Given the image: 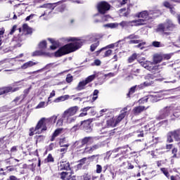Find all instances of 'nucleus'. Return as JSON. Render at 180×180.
<instances>
[{
	"instance_id": "f257e3e1",
	"label": "nucleus",
	"mask_w": 180,
	"mask_h": 180,
	"mask_svg": "<svg viewBox=\"0 0 180 180\" xmlns=\"http://www.w3.org/2000/svg\"><path fill=\"white\" fill-rule=\"evenodd\" d=\"M69 41H75L73 43L68 44L61 48H60L56 52H55V57H62V56H65V54H70L74 51H77L78 49H81L84 43H85L84 39H77L75 37L71 38Z\"/></svg>"
},
{
	"instance_id": "f03ea898",
	"label": "nucleus",
	"mask_w": 180,
	"mask_h": 180,
	"mask_svg": "<svg viewBox=\"0 0 180 180\" xmlns=\"http://www.w3.org/2000/svg\"><path fill=\"white\" fill-rule=\"evenodd\" d=\"M57 116L53 115L49 118L42 117L37 122L35 127L30 129L29 136H34V134H43L47 131V123H56Z\"/></svg>"
},
{
	"instance_id": "7ed1b4c3",
	"label": "nucleus",
	"mask_w": 180,
	"mask_h": 180,
	"mask_svg": "<svg viewBox=\"0 0 180 180\" xmlns=\"http://www.w3.org/2000/svg\"><path fill=\"white\" fill-rule=\"evenodd\" d=\"M97 9H98V13H96L94 15V18L96 16H99V13L101 15H105V13H106V12H108V11H109V9H110V4L106 1H101L98 4Z\"/></svg>"
},
{
	"instance_id": "20e7f679",
	"label": "nucleus",
	"mask_w": 180,
	"mask_h": 180,
	"mask_svg": "<svg viewBox=\"0 0 180 180\" xmlns=\"http://www.w3.org/2000/svg\"><path fill=\"white\" fill-rule=\"evenodd\" d=\"M155 77L156 76L153 74L146 75L145 76V79L146 81L138 85V88L139 89H144V88H146V86H150V85H153V84H154V81H153V79H154Z\"/></svg>"
},
{
	"instance_id": "39448f33",
	"label": "nucleus",
	"mask_w": 180,
	"mask_h": 180,
	"mask_svg": "<svg viewBox=\"0 0 180 180\" xmlns=\"http://www.w3.org/2000/svg\"><path fill=\"white\" fill-rule=\"evenodd\" d=\"M92 119H88L86 120L82 121L80 127L86 133H91V131H92Z\"/></svg>"
},
{
	"instance_id": "423d86ee",
	"label": "nucleus",
	"mask_w": 180,
	"mask_h": 180,
	"mask_svg": "<svg viewBox=\"0 0 180 180\" xmlns=\"http://www.w3.org/2000/svg\"><path fill=\"white\" fill-rule=\"evenodd\" d=\"M23 40H26V34L23 33L18 34L16 37L13 38L12 43L14 47H20V46H22L20 43H22Z\"/></svg>"
},
{
	"instance_id": "0eeeda50",
	"label": "nucleus",
	"mask_w": 180,
	"mask_h": 180,
	"mask_svg": "<svg viewBox=\"0 0 180 180\" xmlns=\"http://www.w3.org/2000/svg\"><path fill=\"white\" fill-rule=\"evenodd\" d=\"M172 112V107H165L160 111V114L157 117L158 120H162V119H165L167 116H169Z\"/></svg>"
},
{
	"instance_id": "6e6552de",
	"label": "nucleus",
	"mask_w": 180,
	"mask_h": 180,
	"mask_svg": "<svg viewBox=\"0 0 180 180\" xmlns=\"http://www.w3.org/2000/svg\"><path fill=\"white\" fill-rule=\"evenodd\" d=\"M141 65L143 67V68H146V70H148V71H157L158 70V65H156L155 64L151 63V62H139Z\"/></svg>"
},
{
	"instance_id": "1a4fd4ad",
	"label": "nucleus",
	"mask_w": 180,
	"mask_h": 180,
	"mask_svg": "<svg viewBox=\"0 0 180 180\" xmlns=\"http://www.w3.org/2000/svg\"><path fill=\"white\" fill-rule=\"evenodd\" d=\"M16 91H19V87L13 89L12 86H4L0 88V95H6V94H9L10 92L12 94L16 92Z\"/></svg>"
},
{
	"instance_id": "9d476101",
	"label": "nucleus",
	"mask_w": 180,
	"mask_h": 180,
	"mask_svg": "<svg viewBox=\"0 0 180 180\" xmlns=\"http://www.w3.org/2000/svg\"><path fill=\"white\" fill-rule=\"evenodd\" d=\"M78 106H73L70 108L69 109L66 110L63 115H65V116H74V115H75V113H77V112H78Z\"/></svg>"
},
{
	"instance_id": "9b49d317",
	"label": "nucleus",
	"mask_w": 180,
	"mask_h": 180,
	"mask_svg": "<svg viewBox=\"0 0 180 180\" xmlns=\"http://www.w3.org/2000/svg\"><path fill=\"white\" fill-rule=\"evenodd\" d=\"M106 49H103L102 51L98 50L96 51L97 56H99L101 54V57L103 58H105V57H110V56H112V51L111 49H108L107 51H105Z\"/></svg>"
},
{
	"instance_id": "f8f14e48",
	"label": "nucleus",
	"mask_w": 180,
	"mask_h": 180,
	"mask_svg": "<svg viewBox=\"0 0 180 180\" xmlns=\"http://www.w3.org/2000/svg\"><path fill=\"white\" fill-rule=\"evenodd\" d=\"M136 18H141L144 20H148L150 19V11H143L142 12L136 14Z\"/></svg>"
},
{
	"instance_id": "ddd939ff",
	"label": "nucleus",
	"mask_w": 180,
	"mask_h": 180,
	"mask_svg": "<svg viewBox=\"0 0 180 180\" xmlns=\"http://www.w3.org/2000/svg\"><path fill=\"white\" fill-rule=\"evenodd\" d=\"M146 110L147 108H146V106L139 105V106L134 107L132 110V112L135 116H139L140 113H142V112H144V110Z\"/></svg>"
},
{
	"instance_id": "4468645a",
	"label": "nucleus",
	"mask_w": 180,
	"mask_h": 180,
	"mask_svg": "<svg viewBox=\"0 0 180 180\" xmlns=\"http://www.w3.org/2000/svg\"><path fill=\"white\" fill-rule=\"evenodd\" d=\"M6 144H9V139L6 136L0 138V151L6 148Z\"/></svg>"
},
{
	"instance_id": "2eb2a0df",
	"label": "nucleus",
	"mask_w": 180,
	"mask_h": 180,
	"mask_svg": "<svg viewBox=\"0 0 180 180\" xmlns=\"http://www.w3.org/2000/svg\"><path fill=\"white\" fill-rule=\"evenodd\" d=\"M60 171H71V167L70 166V162L65 160L60 162Z\"/></svg>"
},
{
	"instance_id": "dca6fc26",
	"label": "nucleus",
	"mask_w": 180,
	"mask_h": 180,
	"mask_svg": "<svg viewBox=\"0 0 180 180\" xmlns=\"http://www.w3.org/2000/svg\"><path fill=\"white\" fill-rule=\"evenodd\" d=\"M127 113V107H124L122 110H121V113L119 115L117 118L116 119L117 123H120L124 117H126V114Z\"/></svg>"
},
{
	"instance_id": "f3484780",
	"label": "nucleus",
	"mask_w": 180,
	"mask_h": 180,
	"mask_svg": "<svg viewBox=\"0 0 180 180\" xmlns=\"http://www.w3.org/2000/svg\"><path fill=\"white\" fill-rule=\"evenodd\" d=\"M165 25L166 26V30H170L171 32H172L174 29H176V25L174 24L172 20H167Z\"/></svg>"
},
{
	"instance_id": "a211bd4d",
	"label": "nucleus",
	"mask_w": 180,
	"mask_h": 180,
	"mask_svg": "<svg viewBox=\"0 0 180 180\" xmlns=\"http://www.w3.org/2000/svg\"><path fill=\"white\" fill-rule=\"evenodd\" d=\"M149 15H152L153 16V18L155 19V18H158L161 15V10L158 9L157 7L149 11Z\"/></svg>"
},
{
	"instance_id": "6ab92c4d",
	"label": "nucleus",
	"mask_w": 180,
	"mask_h": 180,
	"mask_svg": "<svg viewBox=\"0 0 180 180\" xmlns=\"http://www.w3.org/2000/svg\"><path fill=\"white\" fill-rule=\"evenodd\" d=\"M49 41H50L52 46H50L51 50H56L58 46H60V41H56L53 39L48 38Z\"/></svg>"
},
{
	"instance_id": "aec40b11",
	"label": "nucleus",
	"mask_w": 180,
	"mask_h": 180,
	"mask_svg": "<svg viewBox=\"0 0 180 180\" xmlns=\"http://www.w3.org/2000/svg\"><path fill=\"white\" fill-rule=\"evenodd\" d=\"M162 154H164V152H162V149H155L150 151V155H152L153 158H158V155H162Z\"/></svg>"
},
{
	"instance_id": "412c9836",
	"label": "nucleus",
	"mask_w": 180,
	"mask_h": 180,
	"mask_svg": "<svg viewBox=\"0 0 180 180\" xmlns=\"http://www.w3.org/2000/svg\"><path fill=\"white\" fill-rule=\"evenodd\" d=\"M131 22L133 26H142L143 25H146V20L144 19H139L131 20Z\"/></svg>"
},
{
	"instance_id": "4be33fe9",
	"label": "nucleus",
	"mask_w": 180,
	"mask_h": 180,
	"mask_svg": "<svg viewBox=\"0 0 180 180\" xmlns=\"http://www.w3.org/2000/svg\"><path fill=\"white\" fill-rule=\"evenodd\" d=\"M37 64H39V63L30 60V61L24 63L21 66V68H22V70H26L27 68H30V67H33V65H36Z\"/></svg>"
},
{
	"instance_id": "5701e85b",
	"label": "nucleus",
	"mask_w": 180,
	"mask_h": 180,
	"mask_svg": "<svg viewBox=\"0 0 180 180\" xmlns=\"http://www.w3.org/2000/svg\"><path fill=\"white\" fill-rule=\"evenodd\" d=\"M22 30L24 32V34H25V37L27 34H32L33 33V30L27 25V24H24L22 25Z\"/></svg>"
},
{
	"instance_id": "b1692460",
	"label": "nucleus",
	"mask_w": 180,
	"mask_h": 180,
	"mask_svg": "<svg viewBox=\"0 0 180 180\" xmlns=\"http://www.w3.org/2000/svg\"><path fill=\"white\" fill-rule=\"evenodd\" d=\"M40 8H46V9H49V13H51V12L54 11V8H56V4L49 3L43 4L42 6H40Z\"/></svg>"
},
{
	"instance_id": "393cba45",
	"label": "nucleus",
	"mask_w": 180,
	"mask_h": 180,
	"mask_svg": "<svg viewBox=\"0 0 180 180\" xmlns=\"http://www.w3.org/2000/svg\"><path fill=\"white\" fill-rule=\"evenodd\" d=\"M63 117L66 120V122L68 123H74L75 120H77V117H72V115L65 116V115H63Z\"/></svg>"
},
{
	"instance_id": "a878e982",
	"label": "nucleus",
	"mask_w": 180,
	"mask_h": 180,
	"mask_svg": "<svg viewBox=\"0 0 180 180\" xmlns=\"http://www.w3.org/2000/svg\"><path fill=\"white\" fill-rule=\"evenodd\" d=\"M103 27H107L108 29H117V27H119V23L117 22L108 23V24L103 25Z\"/></svg>"
},
{
	"instance_id": "bb28decb",
	"label": "nucleus",
	"mask_w": 180,
	"mask_h": 180,
	"mask_svg": "<svg viewBox=\"0 0 180 180\" xmlns=\"http://www.w3.org/2000/svg\"><path fill=\"white\" fill-rule=\"evenodd\" d=\"M127 147H129V145L117 148L114 149L113 151H114V153H118L119 150H122L121 153H122V155H124V154L127 153Z\"/></svg>"
},
{
	"instance_id": "cd10ccee",
	"label": "nucleus",
	"mask_w": 180,
	"mask_h": 180,
	"mask_svg": "<svg viewBox=\"0 0 180 180\" xmlns=\"http://www.w3.org/2000/svg\"><path fill=\"white\" fill-rule=\"evenodd\" d=\"M118 123L119 122H117L116 120H114L113 118H111L106 121V124H107L108 127H115L117 124H118Z\"/></svg>"
},
{
	"instance_id": "c85d7f7f",
	"label": "nucleus",
	"mask_w": 180,
	"mask_h": 180,
	"mask_svg": "<svg viewBox=\"0 0 180 180\" xmlns=\"http://www.w3.org/2000/svg\"><path fill=\"white\" fill-rule=\"evenodd\" d=\"M69 98V95L61 96L56 98L53 102H55V103H58L59 102H64V101H67V99H68Z\"/></svg>"
},
{
	"instance_id": "c756f323",
	"label": "nucleus",
	"mask_w": 180,
	"mask_h": 180,
	"mask_svg": "<svg viewBox=\"0 0 180 180\" xmlns=\"http://www.w3.org/2000/svg\"><path fill=\"white\" fill-rule=\"evenodd\" d=\"M44 164H53L54 162V158L51 153H49L46 158L44 160Z\"/></svg>"
},
{
	"instance_id": "7c9ffc66",
	"label": "nucleus",
	"mask_w": 180,
	"mask_h": 180,
	"mask_svg": "<svg viewBox=\"0 0 180 180\" xmlns=\"http://www.w3.org/2000/svg\"><path fill=\"white\" fill-rule=\"evenodd\" d=\"M88 85L84 80L79 82L77 86L76 87L77 91H82L83 89H85V86Z\"/></svg>"
},
{
	"instance_id": "2f4dec72",
	"label": "nucleus",
	"mask_w": 180,
	"mask_h": 180,
	"mask_svg": "<svg viewBox=\"0 0 180 180\" xmlns=\"http://www.w3.org/2000/svg\"><path fill=\"white\" fill-rule=\"evenodd\" d=\"M68 141L65 139V137L60 139L59 141V146L60 147H70V144L67 143Z\"/></svg>"
},
{
	"instance_id": "473e14b6",
	"label": "nucleus",
	"mask_w": 180,
	"mask_h": 180,
	"mask_svg": "<svg viewBox=\"0 0 180 180\" xmlns=\"http://www.w3.org/2000/svg\"><path fill=\"white\" fill-rule=\"evenodd\" d=\"M149 102L152 103H155V102H158L160 101L159 97L157 95H148Z\"/></svg>"
},
{
	"instance_id": "72a5a7b5",
	"label": "nucleus",
	"mask_w": 180,
	"mask_h": 180,
	"mask_svg": "<svg viewBox=\"0 0 180 180\" xmlns=\"http://www.w3.org/2000/svg\"><path fill=\"white\" fill-rule=\"evenodd\" d=\"M172 158H180V151L178 153V148H173L172 150Z\"/></svg>"
},
{
	"instance_id": "f704fd0d",
	"label": "nucleus",
	"mask_w": 180,
	"mask_h": 180,
	"mask_svg": "<svg viewBox=\"0 0 180 180\" xmlns=\"http://www.w3.org/2000/svg\"><path fill=\"white\" fill-rule=\"evenodd\" d=\"M153 61L155 63V64H158L162 61V56L160 54H156L153 57Z\"/></svg>"
},
{
	"instance_id": "c9c22d12",
	"label": "nucleus",
	"mask_w": 180,
	"mask_h": 180,
	"mask_svg": "<svg viewBox=\"0 0 180 180\" xmlns=\"http://www.w3.org/2000/svg\"><path fill=\"white\" fill-rule=\"evenodd\" d=\"M156 30H157V32H160L161 33H163V32H166L167 27L165 26V24H160L158 26V28Z\"/></svg>"
},
{
	"instance_id": "e433bc0d",
	"label": "nucleus",
	"mask_w": 180,
	"mask_h": 180,
	"mask_svg": "<svg viewBox=\"0 0 180 180\" xmlns=\"http://www.w3.org/2000/svg\"><path fill=\"white\" fill-rule=\"evenodd\" d=\"M83 145L85 146V144H88L89 143L90 144L92 143V137L89 136V137H84L83 139L80 141Z\"/></svg>"
},
{
	"instance_id": "4c0bfd02",
	"label": "nucleus",
	"mask_w": 180,
	"mask_h": 180,
	"mask_svg": "<svg viewBox=\"0 0 180 180\" xmlns=\"http://www.w3.org/2000/svg\"><path fill=\"white\" fill-rule=\"evenodd\" d=\"M74 146L75 147V148H77V150H79L81 148H84V147L85 146V145L81 141H77L75 144Z\"/></svg>"
},
{
	"instance_id": "58836bf2",
	"label": "nucleus",
	"mask_w": 180,
	"mask_h": 180,
	"mask_svg": "<svg viewBox=\"0 0 180 180\" xmlns=\"http://www.w3.org/2000/svg\"><path fill=\"white\" fill-rule=\"evenodd\" d=\"M160 172H162V174H163L165 176H167L168 178V179H169V172L168 171V168L167 167H162L160 168Z\"/></svg>"
},
{
	"instance_id": "ea45409f",
	"label": "nucleus",
	"mask_w": 180,
	"mask_h": 180,
	"mask_svg": "<svg viewBox=\"0 0 180 180\" xmlns=\"http://www.w3.org/2000/svg\"><path fill=\"white\" fill-rule=\"evenodd\" d=\"M120 26L122 27H127L129 26H133V24H131V21H122L120 24Z\"/></svg>"
},
{
	"instance_id": "a19ab883",
	"label": "nucleus",
	"mask_w": 180,
	"mask_h": 180,
	"mask_svg": "<svg viewBox=\"0 0 180 180\" xmlns=\"http://www.w3.org/2000/svg\"><path fill=\"white\" fill-rule=\"evenodd\" d=\"M95 78H96V75H90L85 79L84 82L88 84H89V82H92V81L94 80Z\"/></svg>"
},
{
	"instance_id": "79ce46f5",
	"label": "nucleus",
	"mask_w": 180,
	"mask_h": 180,
	"mask_svg": "<svg viewBox=\"0 0 180 180\" xmlns=\"http://www.w3.org/2000/svg\"><path fill=\"white\" fill-rule=\"evenodd\" d=\"M136 88H139V86L136 85L129 89V93L127 94V98H130V95H133L136 92Z\"/></svg>"
},
{
	"instance_id": "37998d69",
	"label": "nucleus",
	"mask_w": 180,
	"mask_h": 180,
	"mask_svg": "<svg viewBox=\"0 0 180 180\" xmlns=\"http://www.w3.org/2000/svg\"><path fill=\"white\" fill-rule=\"evenodd\" d=\"M125 39H129V40H135V39H140V36L136 35V34H131L125 37Z\"/></svg>"
},
{
	"instance_id": "c03bdc74",
	"label": "nucleus",
	"mask_w": 180,
	"mask_h": 180,
	"mask_svg": "<svg viewBox=\"0 0 180 180\" xmlns=\"http://www.w3.org/2000/svg\"><path fill=\"white\" fill-rule=\"evenodd\" d=\"M8 162L9 165H11V167H15L16 165V162H19V160L15 158H10Z\"/></svg>"
},
{
	"instance_id": "a18cd8bd",
	"label": "nucleus",
	"mask_w": 180,
	"mask_h": 180,
	"mask_svg": "<svg viewBox=\"0 0 180 180\" xmlns=\"http://www.w3.org/2000/svg\"><path fill=\"white\" fill-rule=\"evenodd\" d=\"M39 48L41 50H46V49H47V41H46L45 40L41 41L39 44Z\"/></svg>"
},
{
	"instance_id": "49530a36",
	"label": "nucleus",
	"mask_w": 180,
	"mask_h": 180,
	"mask_svg": "<svg viewBox=\"0 0 180 180\" xmlns=\"http://www.w3.org/2000/svg\"><path fill=\"white\" fill-rule=\"evenodd\" d=\"M64 131H65V129L63 128L57 129L53 132V136H58L59 134H63Z\"/></svg>"
},
{
	"instance_id": "de8ad7c7",
	"label": "nucleus",
	"mask_w": 180,
	"mask_h": 180,
	"mask_svg": "<svg viewBox=\"0 0 180 180\" xmlns=\"http://www.w3.org/2000/svg\"><path fill=\"white\" fill-rule=\"evenodd\" d=\"M56 67H57V65H56V63H49L42 70H51V68H56Z\"/></svg>"
},
{
	"instance_id": "09e8293b",
	"label": "nucleus",
	"mask_w": 180,
	"mask_h": 180,
	"mask_svg": "<svg viewBox=\"0 0 180 180\" xmlns=\"http://www.w3.org/2000/svg\"><path fill=\"white\" fill-rule=\"evenodd\" d=\"M152 46H153V47H165V45L164 44H161V42L160 41H154L152 42Z\"/></svg>"
},
{
	"instance_id": "8fccbe9b",
	"label": "nucleus",
	"mask_w": 180,
	"mask_h": 180,
	"mask_svg": "<svg viewBox=\"0 0 180 180\" xmlns=\"http://www.w3.org/2000/svg\"><path fill=\"white\" fill-rule=\"evenodd\" d=\"M86 40H87V41H90V43H94V42L96 41V39L95 38L94 34L89 35L86 37Z\"/></svg>"
},
{
	"instance_id": "3c124183",
	"label": "nucleus",
	"mask_w": 180,
	"mask_h": 180,
	"mask_svg": "<svg viewBox=\"0 0 180 180\" xmlns=\"http://www.w3.org/2000/svg\"><path fill=\"white\" fill-rule=\"evenodd\" d=\"M99 46V41H97L96 43L92 44L90 46V50L91 52L95 51L96 50V48Z\"/></svg>"
},
{
	"instance_id": "603ef678",
	"label": "nucleus",
	"mask_w": 180,
	"mask_h": 180,
	"mask_svg": "<svg viewBox=\"0 0 180 180\" xmlns=\"http://www.w3.org/2000/svg\"><path fill=\"white\" fill-rule=\"evenodd\" d=\"M117 43H120V40L118 41L117 43L115 44H109L107 46L105 47H103L102 49H101V51H102V50H107V49H114L115 48V46H116V44H117Z\"/></svg>"
},
{
	"instance_id": "864d4df0",
	"label": "nucleus",
	"mask_w": 180,
	"mask_h": 180,
	"mask_svg": "<svg viewBox=\"0 0 180 180\" xmlns=\"http://www.w3.org/2000/svg\"><path fill=\"white\" fill-rule=\"evenodd\" d=\"M44 52L42 51H35L32 53V57H37L39 56H44Z\"/></svg>"
},
{
	"instance_id": "5fc2aeb1",
	"label": "nucleus",
	"mask_w": 180,
	"mask_h": 180,
	"mask_svg": "<svg viewBox=\"0 0 180 180\" xmlns=\"http://www.w3.org/2000/svg\"><path fill=\"white\" fill-rule=\"evenodd\" d=\"M79 129H81V124H76L71 128L70 131L71 133H75V131H77V130H79Z\"/></svg>"
},
{
	"instance_id": "6e6d98bb",
	"label": "nucleus",
	"mask_w": 180,
	"mask_h": 180,
	"mask_svg": "<svg viewBox=\"0 0 180 180\" xmlns=\"http://www.w3.org/2000/svg\"><path fill=\"white\" fill-rule=\"evenodd\" d=\"M99 94V90L96 89L93 92V98H92V101H95L98 99V95Z\"/></svg>"
},
{
	"instance_id": "4d7b16f0",
	"label": "nucleus",
	"mask_w": 180,
	"mask_h": 180,
	"mask_svg": "<svg viewBox=\"0 0 180 180\" xmlns=\"http://www.w3.org/2000/svg\"><path fill=\"white\" fill-rule=\"evenodd\" d=\"M137 58V53H133L129 58H128V62L129 63H133L134 60Z\"/></svg>"
},
{
	"instance_id": "13d9d810",
	"label": "nucleus",
	"mask_w": 180,
	"mask_h": 180,
	"mask_svg": "<svg viewBox=\"0 0 180 180\" xmlns=\"http://www.w3.org/2000/svg\"><path fill=\"white\" fill-rule=\"evenodd\" d=\"M167 136H179V129L169 131Z\"/></svg>"
},
{
	"instance_id": "bf43d9fd",
	"label": "nucleus",
	"mask_w": 180,
	"mask_h": 180,
	"mask_svg": "<svg viewBox=\"0 0 180 180\" xmlns=\"http://www.w3.org/2000/svg\"><path fill=\"white\" fill-rule=\"evenodd\" d=\"M143 41L141 39H131L128 41L129 44H139V43H141Z\"/></svg>"
},
{
	"instance_id": "052dcab7",
	"label": "nucleus",
	"mask_w": 180,
	"mask_h": 180,
	"mask_svg": "<svg viewBox=\"0 0 180 180\" xmlns=\"http://www.w3.org/2000/svg\"><path fill=\"white\" fill-rule=\"evenodd\" d=\"M65 120V118L62 117L60 119H59L56 123V126H58V127H60V126H63V123H64V120Z\"/></svg>"
},
{
	"instance_id": "680f3d73",
	"label": "nucleus",
	"mask_w": 180,
	"mask_h": 180,
	"mask_svg": "<svg viewBox=\"0 0 180 180\" xmlns=\"http://www.w3.org/2000/svg\"><path fill=\"white\" fill-rule=\"evenodd\" d=\"M147 102H149L148 96L143 97L139 100V103H147Z\"/></svg>"
},
{
	"instance_id": "e2e57ef3",
	"label": "nucleus",
	"mask_w": 180,
	"mask_h": 180,
	"mask_svg": "<svg viewBox=\"0 0 180 180\" xmlns=\"http://www.w3.org/2000/svg\"><path fill=\"white\" fill-rule=\"evenodd\" d=\"M56 148V143H51L49 144V146L47 147L48 151H53V150Z\"/></svg>"
},
{
	"instance_id": "0e129e2a",
	"label": "nucleus",
	"mask_w": 180,
	"mask_h": 180,
	"mask_svg": "<svg viewBox=\"0 0 180 180\" xmlns=\"http://www.w3.org/2000/svg\"><path fill=\"white\" fill-rule=\"evenodd\" d=\"M68 176V172H62L60 173V179L65 180V178Z\"/></svg>"
},
{
	"instance_id": "69168bd1",
	"label": "nucleus",
	"mask_w": 180,
	"mask_h": 180,
	"mask_svg": "<svg viewBox=\"0 0 180 180\" xmlns=\"http://www.w3.org/2000/svg\"><path fill=\"white\" fill-rule=\"evenodd\" d=\"M170 180H180V175L179 174L172 175L170 176Z\"/></svg>"
},
{
	"instance_id": "338daca9",
	"label": "nucleus",
	"mask_w": 180,
	"mask_h": 180,
	"mask_svg": "<svg viewBox=\"0 0 180 180\" xmlns=\"http://www.w3.org/2000/svg\"><path fill=\"white\" fill-rule=\"evenodd\" d=\"M91 177L89 174H84L83 175V180H91Z\"/></svg>"
},
{
	"instance_id": "774afa93",
	"label": "nucleus",
	"mask_w": 180,
	"mask_h": 180,
	"mask_svg": "<svg viewBox=\"0 0 180 180\" xmlns=\"http://www.w3.org/2000/svg\"><path fill=\"white\" fill-rule=\"evenodd\" d=\"M7 180H20V179L16 177L15 176L11 175L7 179Z\"/></svg>"
}]
</instances>
